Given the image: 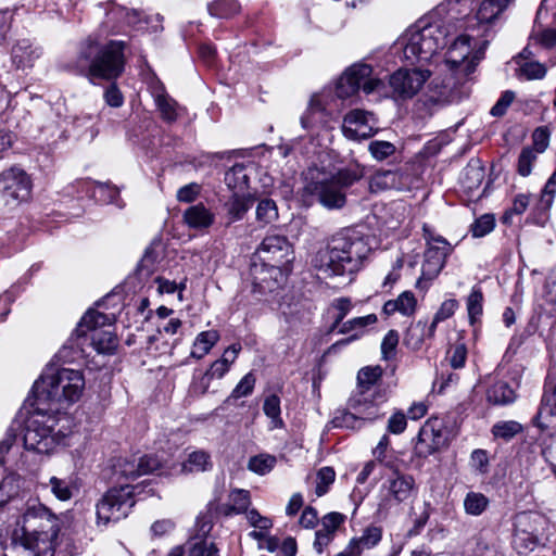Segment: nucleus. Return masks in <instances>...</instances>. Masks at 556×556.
<instances>
[{"label": "nucleus", "mask_w": 556, "mask_h": 556, "mask_svg": "<svg viewBox=\"0 0 556 556\" xmlns=\"http://www.w3.org/2000/svg\"><path fill=\"white\" fill-rule=\"evenodd\" d=\"M84 389L85 378L81 371L47 366L35 381L33 397L28 400L30 413L25 443L34 447L38 435L50 437L54 432L65 435L72 424L66 409L80 399Z\"/></svg>", "instance_id": "f257e3e1"}, {"label": "nucleus", "mask_w": 556, "mask_h": 556, "mask_svg": "<svg viewBox=\"0 0 556 556\" xmlns=\"http://www.w3.org/2000/svg\"><path fill=\"white\" fill-rule=\"evenodd\" d=\"M513 0H481L473 14L463 21L464 34L450 46L445 62L452 72L454 85H463L470 79L478 64L494 38V26Z\"/></svg>", "instance_id": "f03ea898"}, {"label": "nucleus", "mask_w": 556, "mask_h": 556, "mask_svg": "<svg viewBox=\"0 0 556 556\" xmlns=\"http://www.w3.org/2000/svg\"><path fill=\"white\" fill-rule=\"evenodd\" d=\"M370 251L367 237L355 229H344L314 254L312 266L326 278L348 276L351 281Z\"/></svg>", "instance_id": "7ed1b4c3"}, {"label": "nucleus", "mask_w": 556, "mask_h": 556, "mask_svg": "<svg viewBox=\"0 0 556 556\" xmlns=\"http://www.w3.org/2000/svg\"><path fill=\"white\" fill-rule=\"evenodd\" d=\"M62 519L43 504L27 506L15 522L13 540L23 556H54Z\"/></svg>", "instance_id": "20e7f679"}, {"label": "nucleus", "mask_w": 556, "mask_h": 556, "mask_svg": "<svg viewBox=\"0 0 556 556\" xmlns=\"http://www.w3.org/2000/svg\"><path fill=\"white\" fill-rule=\"evenodd\" d=\"M125 454L113 464V475L119 479H136L157 472L160 476H178L205 471L212 467L208 454Z\"/></svg>", "instance_id": "39448f33"}, {"label": "nucleus", "mask_w": 556, "mask_h": 556, "mask_svg": "<svg viewBox=\"0 0 556 556\" xmlns=\"http://www.w3.org/2000/svg\"><path fill=\"white\" fill-rule=\"evenodd\" d=\"M124 49V41H104L98 36H89L79 45L75 67L92 84L97 79L115 80L125 70Z\"/></svg>", "instance_id": "423d86ee"}, {"label": "nucleus", "mask_w": 556, "mask_h": 556, "mask_svg": "<svg viewBox=\"0 0 556 556\" xmlns=\"http://www.w3.org/2000/svg\"><path fill=\"white\" fill-rule=\"evenodd\" d=\"M447 30L443 22L424 16L408 27L396 45L409 62L429 61L446 45Z\"/></svg>", "instance_id": "0eeeda50"}, {"label": "nucleus", "mask_w": 556, "mask_h": 556, "mask_svg": "<svg viewBox=\"0 0 556 556\" xmlns=\"http://www.w3.org/2000/svg\"><path fill=\"white\" fill-rule=\"evenodd\" d=\"M362 176L363 172L357 166L340 169L330 176L318 169H309L303 191L305 194L316 197L326 208L338 210L345 205V190Z\"/></svg>", "instance_id": "6e6552de"}, {"label": "nucleus", "mask_w": 556, "mask_h": 556, "mask_svg": "<svg viewBox=\"0 0 556 556\" xmlns=\"http://www.w3.org/2000/svg\"><path fill=\"white\" fill-rule=\"evenodd\" d=\"M260 257L268 264L252 269L253 283L261 292L273 291L277 277L282 275L281 268L293 260V250L285 236H266L256 250Z\"/></svg>", "instance_id": "1a4fd4ad"}, {"label": "nucleus", "mask_w": 556, "mask_h": 556, "mask_svg": "<svg viewBox=\"0 0 556 556\" xmlns=\"http://www.w3.org/2000/svg\"><path fill=\"white\" fill-rule=\"evenodd\" d=\"M113 318L94 309H89L76 328L77 345L81 351L87 341L100 354H111L117 346V337L111 330Z\"/></svg>", "instance_id": "9d476101"}, {"label": "nucleus", "mask_w": 556, "mask_h": 556, "mask_svg": "<svg viewBox=\"0 0 556 556\" xmlns=\"http://www.w3.org/2000/svg\"><path fill=\"white\" fill-rule=\"evenodd\" d=\"M426 240L421 275L416 281L417 289H428L430 282L435 279L444 268L446 258L453 252V245L442 236L433 233L428 225L422 227Z\"/></svg>", "instance_id": "9b49d317"}, {"label": "nucleus", "mask_w": 556, "mask_h": 556, "mask_svg": "<svg viewBox=\"0 0 556 556\" xmlns=\"http://www.w3.org/2000/svg\"><path fill=\"white\" fill-rule=\"evenodd\" d=\"M547 519L534 511H521L514 518L513 547L520 555L534 551L542 544Z\"/></svg>", "instance_id": "f8f14e48"}, {"label": "nucleus", "mask_w": 556, "mask_h": 556, "mask_svg": "<svg viewBox=\"0 0 556 556\" xmlns=\"http://www.w3.org/2000/svg\"><path fill=\"white\" fill-rule=\"evenodd\" d=\"M135 503L134 486L125 484L110 489L96 505L97 526L105 528L126 518Z\"/></svg>", "instance_id": "ddd939ff"}, {"label": "nucleus", "mask_w": 556, "mask_h": 556, "mask_svg": "<svg viewBox=\"0 0 556 556\" xmlns=\"http://www.w3.org/2000/svg\"><path fill=\"white\" fill-rule=\"evenodd\" d=\"M383 86L382 79L374 75L370 65L358 62L349 66L339 77L336 96L343 100L355 96L361 89L369 94L379 91Z\"/></svg>", "instance_id": "4468645a"}, {"label": "nucleus", "mask_w": 556, "mask_h": 556, "mask_svg": "<svg viewBox=\"0 0 556 556\" xmlns=\"http://www.w3.org/2000/svg\"><path fill=\"white\" fill-rule=\"evenodd\" d=\"M31 188L30 177L20 167L13 166L0 174V197L5 205L17 206L28 201Z\"/></svg>", "instance_id": "2eb2a0df"}, {"label": "nucleus", "mask_w": 556, "mask_h": 556, "mask_svg": "<svg viewBox=\"0 0 556 556\" xmlns=\"http://www.w3.org/2000/svg\"><path fill=\"white\" fill-rule=\"evenodd\" d=\"M427 68H399L389 78V86L395 99L406 100L415 97L430 78Z\"/></svg>", "instance_id": "dca6fc26"}, {"label": "nucleus", "mask_w": 556, "mask_h": 556, "mask_svg": "<svg viewBox=\"0 0 556 556\" xmlns=\"http://www.w3.org/2000/svg\"><path fill=\"white\" fill-rule=\"evenodd\" d=\"M25 410H21L16 418L12 421L8 428L4 438L0 441V452H9L11 450H20L21 447L25 452H43L39 446L49 437H37L34 447L27 446L24 439L28 433L27 419L30 413L29 407H25ZM45 452H48L47 444L45 443Z\"/></svg>", "instance_id": "f3484780"}, {"label": "nucleus", "mask_w": 556, "mask_h": 556, "mask_svg": "<svg viewBox=\"0 0 556 556\" xmlns=\"http://www.w3.org/2000/svg\"><path fill=\"white\" fill-rule=\"evenodd\" d=\"M387 400L386 390L355 391L348 401V407L355 410L363 421H372L384 414L382 406Z\"/></svg>", "instance_id": "a211bd4d"}, {"label": "nucleus", "mask_w": 556, "mask_h": 556, "mask_svg": "<svg viewBox=\"0 0 556 556\" xmlns=\"http://www.w3.org/2000/svg\"><path fill=\"white\" fill-rule=\"evenodd\" d=\"M377 130V122L372 113L355 109L343 119L342 131L350 140H362L371 137Z\"/></svg>", "instance_id": "6ab92c4d"}, {"label": "nucleus", "mask_w": 556, "mask_h": 556, "mask_svg": "<svg viewBox=\"0 0 556 556\" xmlns=\"http://www.w3.org/2000/svg\"><path fill=\"white\" fill-rule=\"evenodd\" d=\"M336 99L330 89H324L312 96L306 112L301 116V125L304 129L312 128L317 123H325V116L337 108Z\"/></svg>", "instance_id": "aec40b11"}, {"label": "nucleus", "mask_w": 556, "mask_h": 556, "mask_svg": "<svg viewBox=\"0 0 556 556\" xmlns=\"http://www.w3.org/2000/svg\"><path fill=\"white\" fill-rule=\"evenodd\" d=\"M397 475L396 478L390 479L386 497L387 502H394L396 504L404 503L413 497L416 493L415 480L412 476L399 475V469H394Z\"/></svg>", "instance_id": "412c9836"}, {"label": "nucleus", "mask_w": 556, "mask_h": 556, "mask_svg": "<svg viewBox=\"0 0 556 556\" xmlns=\"http://www.w3.org/2000/svg\"><path fill=\"white\" fill-rule=\"evenodd\" d=\"M378 318L376 314H369L362 317H355L352 318L345 323H343L338 332L342 334H346L350 332H353L350 337L339 340L332 345V349L345 346L350 344L353 341L358 340L364 333L365 329L368 326L375 325L377 323Z\"/></svg>", "instance_id": "4be33fe9"}, {"label": "nucleus", "mask_w": 556, "mask_h": 556, "mask_svg": "<svg viewBox=\"0 0 556 556\" xmlns=\"http://www.w3.org/2000/svg\"><path fill=\"white\" fill-rule=\"evenodd\" d=\"M41 51L29 39L17 40L11 49V60L17 70L33 67Z\"/></svg>", "instance_id": "5701e85b"}, {"label": "nucleus", "mask_w": 556, "mask_h": 556, "mask_svg": "<svg viewBox=\"0 0 556 556\" xmlns=\"http://www.w3.org/2000/svg\"><path fill=\"white\" fill-rule=\"evenodd\" d=\"M419 443L425 444L428 452H438L445 446L446 435L442 430V422L438 419H429L418 433Z\"/></svg>", "instance_id": "b1692460"}, {"label": "nucleus", "mask_w": 556, "mask_h": 556, "mask_svg": "<svg viewBox=\"0 0 556 556\" xmlns=\"http://www.w3.org/2000/svg\"><path fill=\"white\" fill-rule=\"evenodd\" d=\"M556 416V383L548 381L545 383L541 405L536 415L533 417V425L543 430L548 427L547 420Z\"/></svg>", "instance_id": "393cba45"}, {"label": "nucleus", "mask_w": 556, "mask_h": 556, "mask_svg": "<svg viewBox=\"0 0 556 556\" xmlns=\"http://www.w3.org/2000/svg\"><path fill=\"white\" fill-rule=\"evenodd\" d=\"M231 365L232 359H228L227 357H220L219 359L213 362L205 374L199 379V381L193 383V392L199 395L205 394L210 388L211 380L215 378H223L229 371Z\"/></svg>", "instance_id": "a878e982"}, {"label": "nucleus", "mask_w": 556, "mask_h": 556, "mask_svg": "<svg viewBox=\"0 0 556 556\" xmlns=\"http://www.w3.org/2000/svg\"><path fill=\"white\" fill-rule=\"evenodd\" d=\"M184 222L191 229L202 230L214 224L215 215L203 203H198L184 212Z\"/></svg>", "instance_id": "bb28decb"}, {"label": "nucleus", "mask_w": 556, "mask_h": 556, "mask_svg": "<svg viewBox=\"0 0 556 556\" xmlns=\"http://www.w3.org/2000/svg\"><path fill=\"white\" fill-rule=\"evenodd\" d=\"M526 53H530L528 48L523 49V51L515 58V62L518 64L516 77L525 80L544 78L547 72L546 66L538 61L526 60Z\"/></svg>", "instance_id": "cd10ccee"}, {"label": "nucleus", "mask_w": 556, "mask_h": 556, "mask_svg": "<svg viewBox=\"0 0 556 556\" xmlns=\"http://www.w3.org/2000/svg\"><path fill=\"white\" fill-rule=\"evenodd\" d=\"M382 309L387 315L400 313L403 316L410 317L416 313L417 299L412 291H404L396 299L387 301Z\"/></svg>", "instance_id": "c85d7f7f"}, {"label": "nucleus", "mask_w": 556, "mask_h": 556, "mask_svg": "<svg viewBox=\"0 0 556 556\" xmlns=\"http://www.w3.org/2000/svg\"><path fill=\"white\" fill-rule=\"evenodd\" d=\"M253 204L250 195L233 193L224 204L228 223L241 220Z\"/></svg>", "instance_id": "c756f323"}, {"label": "nucleus", "mask_w": 556, "mask_h": 556, "mask_svg": "<svg viewBox=\"0 0 556 556\" xmlns=\"http://www.w3.org/2000/svg\"><path fill=\"white\" fill-rule=\"evenodd\" d=\"M370 192L377 193L401 187V175L395 170H379L369 179Z\"/></svg>", "instance_id": "7c9ffc66"}, {"label": "nucleus", "mask_w": 556, "mask_h": 556, "mask_svg": "<svg viewBox=\"0 0 556 556\" xmlns=\"http://www.w3.org/2000/svg\"><path fill=\"white\" fill-rule=\"evenodd\" d=\"M251 504L250 492L243 489H235L229 494V502L220 506L219 511L225 516L245 513Z\"/></svg>", "instance_id": "2f4dec72"}, {"label": "nucleus", "mask_w": 556, "mask_h": 556, "mask_svg": "<svg viewBox=\"0 0 556 556\" xmlns=\"http://www.w3.org/2000/svg\"><path fill=\"white\" fill-rule=\"evenodd\" d=\"M483 179V168L477 164H468L464 168L459 181L464 192L469 195H473L475 192L479 191Z\"/></svg>", "instance_id": "473e14b6"}, {"label": "nucleus", "mask_w": 556, "mask_h": 556, "mask_svg": "<svg viewBox=\"0 0 556 556\" xmlns=\"http://www.w3.org/2000/svg\"><path fill=\"white\" fill-rule=\"evenodd\" d=\"M428 324L426 320L419 319L416 323L410 324L407 328L404 337L405 345L414 351L421 349L427 339H432L428 334Z\"/></svg>", "instance_id": "72a5a7b5"}, {"label": "nucleus", "mask_w": 556, "mask_h": 556, "mask_svg": "<svg viewBox=\"0 0 556 556\" xmlns=\"http://www.w3.org/2000/svg\"><path fill=\"white\" fill-rule=\"evenodd\" d=\"M486 400L493 405H507L516 400L515 390L505 381H496L486 391Z\"/></svg>", "instance_id": "f704fd0d"}, {"label": "nucleus", "mask_w": 556, "mask_h": 556, "mask_svg": "<svg viewBox=\"0 0 556 556\" xmlns=\"http://www.w3.org/2000/svg\"><path fill=\"white\" fill-rule=\"evenodd\" d=\"M219 332L214 329L200 332L194 339L191 356L197 359L203 358L219 341Z\"/></svg>", "instance_id": "c9c22d12"}, {"label": "nucleus", "mask_w": 556, "mask_h": 556, "mask_svg": "<svg viewBox=\"0 0 556 556\" xmlns=\"http://www.w3.org/2000/svg\"><path fill=\"white\" fill-rule=\"evenodd\" d=\"M383 369L379 365L361 368L357 372L356 391L367 390L371 392L374 390H381L380 388H376V384L381 379Z\"/></svg>", "instance_id": "e433bc0d"}, {"label": "nucleus", "mask_w": 556, "mask_h": 556, "mask_svg": "<svg viewBox=\"0 0 556 556\" xmlns=\"http://www.w3.org/2000/svg\"><path fill=\"white\" fill-rule=\"evenodd\" d=\"M363 419L355 412L348 408L334 410L330 425L332 428L358 429L363 425Z\"/></svg>", "instance_id": "4c0bfd02"}, {"label": "nucleus", "mask_w": 556, "mask_h": 556, "mask_svg": "<svg viewBox=\"0 0 556 556\" xmlns=\"http://www.w3.org/2000/svg\"><path fill=\"white\" fill-rule=\"evenodd\" d=\"M167 556H186L182 546L178 545L173 547ZM187 556H218V549L214 543H207L206 541H200L192 544L188 548Z\"/></svg>", "instance_id": "58836bf2"}, {"label": "nucleus", "mask_w": 556, "mask_h": 556, "mask_svg": "<svg viewBox=\"0 0 556 556\" xmlns=\"http://www.w3.org/2000/svg\"><path fill=\"white\" fill-rule=\"evenodd\" d=\"M464 510L469 516H481L489 507L490 500L480 492L470 491L464 498Z\"/></svg>", "instance_id": "ea45409f"}, {"label": "nucleus", "mask_w": 556, "mask_h": 556, "mask_svg": "<svg viewBox=\"0 0 556 556\" xmlns=\"http://www.w3.org/2000/svg\"><path fill=\"white\" fill-rule=\"evenodd\" d=\"M523 430V426L516 420H501L492 426L491 432L495 439L508 442Z\"/></svg>", "instance_id": "a19ab883"}, {"label": "nucleus", "mask_w": 556, "mask_h": 556, "mask_svg": "<svg viewBox=\"0 0 556 556\" xmlns=\"http://www.w3.org/2000/svg\"><path fill=\"white\" fill-rule=\"evenodd\" d=\"M469 323L473 325L483 312V292L480 287L473 286L466 300Z\"/></svg>", "instance_id": "79ce46f5"}, {"label": "nucleus", "mask_w": 556, "mask_h": 556, "mask_svg": "<svg viewBox=\"0 0 556 556\" xmlns=\"http://www.w3.org/2000/svg\"><path fill=\"white\" fill-rule=\"evenodd\" d=\"M458 308V302L455 299H448L441 303L439 309L435 312L433 319L428 328V334L434 337L437 327L440 323L451 318Z\"/></svg>", "instance_id": "37998d69"}, {"label": "nucleus", "mask_w": 556, "mask_h": 556, "mask_svg": "<svg viewBox=\"0 0 556 556\" xmlns=\"http://www.w3.org/2000/svg\"><path fill=\"white\" fill-rule=\"evenodd\" d=\"M256 220L266 226L278 219V208L274 200L263 199L256 206Z\"/></svg>", "instance_id": "c03bdc74"}, {"label": "nucleus", "mask_w": 556, "mask_h": 556, "mask_svg": "<svg viewBox=\"0 0 556 556\" xmlns=\"http://www.w3.org/2000/svg\"><path fill=\"white\" fill-rule=\"evenodd\" d=\"M207 9L212 16L228 18L240 11V5L236 0H216Z\"/></svg>", "instance_id": "a18cd8bd"}, {"label": "nucleus", "mask_w": 556, "mask_h": 556, "mask_svg": "<svg viewBox=\"0 0 556 556\" xmlns=\"http://www.w3.org/2000/svg\"><path fill=\"white\" fill-rule=\"evenodd\" d=\"M276 464V457L271 454H255L248 463V468L257 473L265 475L269 472Z\"/></svg>", "instance_id": "49530a36"}, {"label": "nucleus", "mask_w": 556, "mask_h": 556, "mask_svg": "<svg viewBox=\"0 0 556 556\" xmlns=\"http://www.w3.org/2000/svg\"><path fill=\"white\" fill-rule=\"evenodd\" d=\"M381 540V530L378 527L367 528L362 536L357 539H353L351 543H355L357 549H359V555L364 549H369L377 545Z\"/></svg>", "instance_id": "de8ad7c7"}, {"label": "nucleus", "mask_w": 556, "mask_h": 556, "mask_svg": "<svg viewBox=\"0 0 556 556\" xmlns=\"http://www.w3.org/2000/svg\"><path fill=\"white\" fill-rule=\"evenodd\" d=\"M155 102L164 121L173 123L177 119V103L174 99L167 94H159Z\"/></svg>", "instance_id": "09e8293b"}, {"label": "nucleus", "mask_w": 556, "mask_h": 556, "mask_svg": "<svg viewBox=\"0 0 556 556\" xmlns=\"http://www.w3.org/2000/svg\"><path fill=\"white\" fill-rule=\"evenodd\" d=\"M336 471L332 467L326 466L320 468L316 475L315 493L317 496L325 495L329 486L334 482Z\"/></svg>", "instance_id": "8fccbe9b"}, {"label": "nucleus", "mask_w": 556, "mask_h": 556, "mask_svg": "<svg viewBox=\"0 0 556 556\" xmlns=\"http://www.w3.org/2000/svg\"><path fill=\"white\" fill-rule=\"evenodd\" d=\"M331 309H333V323L331 325V330L339 329L340 326L343 324L344 317L350 313L352 309V302L349 298H339L336 299L331 303Z\"/></svg>", "instance_id": "3c124183"}, {"label": "nucleus", "mask_w": 556, "mask_h": 556, "mask_svg": "<svg viewBox=\"0 0 556 556\" xmlns=\"http://www.w3.org/2000/svg\"><path fill=\"white\" fill-rule=\"evenodd\" d=\"M86 185L92 189V197L97 198L99 193V200L103 202H113L115 198L118 195V190L116 187L111 186L105 182L98 181H86Z\"/></svg>", "instance_id": "603ef678"}, {"label": "nucleus", "mask_w": 556, "mask_h": 556, "mask_svg": "<svg viewBox=\"0 0 556 556\" xmlns=\"http://www.w3.org/2000/svg\"><path fill=\"white\" fill-rule=\"evenodd\" d=\"M50 486L52 494L60 501H68L73 496V484L70 480L56 477L50 478Z\"/></svg>", "instance_id": "864d4df0"}, {"label": "nucleus", "mask_w": 556, "mask_h": 556, "mask_svg": "<svg viewBox=\"0 0 556 556\" xmlns=\"http://www.w3.org/2000/svg\"><path fill=\"white\" fill-rule=\"evenodd\" d=\"M255 382L256 379L254 375L252 372H248L235 387L231 394L228 396L227 402L250 395L254 390Z\"/></svg>", "instance_id": "5fc2aeb1"}, {"label": "nucleus", "mask_w": 556, "mask_h": 556, "mask_svg": "<svg viewBox=\"0 0 556 556\" xmlns=\"http://www.w3.org/2000/svg\"><path fill=\"white\" fill-rule=\"evenodd\" d=\"M556 194V177L555 172L547 180L542 194L538 201V210L541 212L548 211L553 204L554 197Z\"/></svg>", "instance_id": "6e6d98bb"}, {"label": "nucleus", "mask_w": 556, "mask_h": 556, "mask_svg": "<svg viewBox=\"0 0 556 556\" xmlns=\"http://www.w3.org/2000/svg\"><path fill=\"white\" fill-rule=\"evenodd\" d=\"M368 151L377 161H383L395 152V146L389 141L374 140L368 144Z\"/></svg>", "instance_id": "4d7b16f0"}, {"label": "nucleus", "mask_w": 556, "mask_h": 556, "mask_svg": "<svg viewBox=\"0 0 556 556\" xmlns=\"http://www.w3.org/2000/svg\"><path fill=\"white\" fill-rule=\"evenodd\" d=\"M399 332L396 330H389L381 342V357L384 361L392 359L396 354L399 344Z\"/></svg>", "instance_id": "13d9d810"}, {"label": "nucleus", "mask_w": 556, "mask_h": 556, "mask_svg": "<svg viewBox=\"0 0 556 556\" xmlns=\"http://www.w3.org/2000/svg\"><path fill=\"white\" fill-rule=\"evenodd\" d=\"M494 217L490 214H484L475 220L470 227V231L475 238H481L490 233L494 229Z\"/></svg>", "instance_id": "bf43d9fd"}, {"label": "nucleus", "mask_w": 556, "mask_h": 556, "mask_svg": "<svg viewBox=\"0 0 556 556\" xmlns=\"http://www.w3.org/2000/svg\"><path fill=\"white\" fill-rule=\"evenodd\" d=\"M345 521V516L341 513L331 511L326 514L320 520V530L336 535L337 530Z\"/></svg>", "instance_id": "052dcab7"}, {"label": "nucleus", "mask_w": 556, "mask_h": 556, "mask_svg": "<svg viewBox=\"0 0 556 556\" xmlns=\"http://www.w3.org/2000/svg\"><path fill=\"white\" fill-rule=\"evenodd\" d=\"M18 493V484L13 476L4 477L0 482V507Z\"/></svg>", "instance_id": "680f3d73"}, {"label": "nucleus", "mask_w": 556, "mask_h": 556, "mask_svg": "<svg viewBox=\"0 0 556 556\" xmlns=\"http://www.w3.org/2000/svg\"><path fill=\"white\" fill-rule=\"evenodd\" d=\"M448 362L454 369L463 368L467 359V348L463 342H456L447 352Z\"/></svg>", "instance_id": "e2e57ef3"}, {"label": "nucleus", "mask_w": 556, "mask_h": 556, "mask_svg": "<svg viewBox=\"0 0 556 556\" xmlns=\"http://www.w3.org/2000/svg\"><path fill=\"white\" fill-rule=\"evenodd\" d=\"M535 159L536 154L531 148L522 149L518 157V173L525 177L530 175Z\"/></svg>", "instance_id": "0e129e2a"}, {"label": "nucleus", "mask_w": 556, "mask_h": 556, "mask_svg": "<svg viewBox=\"0 0 556 556\" xmlns=\"http://www.w3.org/2000/svg\"><path fill=\"white\" fill-rule=\"evenodd\" d=\"M514 100H515L514 91L507 90V91L503 92L501 98L497 100V102L491 109V114L493 116H503Z\"/></svg>", "instance_id": "69168bd1"}, {"label": "nucleus", "mask_w": 556, "mask_h": 556, "mask_svg": "<svg viewBox=\"0 0 556 556\" xmlns=\"http://www.w3.org/2000/svg\"><path fill=\"white\" fill-rule=\"evenodd\" d=\"M406 426V416L401 410L393 413L388 420V430L395 434L402 433Z\"/></svg>", "instance_id": "338daca9"}, {"label": "nucleus", "mask_w": 556, "mask_h": 556, "mask_svg": "<svg viewBox=\"0 0 556 556\" xmlns=\"http://www.w3.org/2000/svg\"><path fill=\"white\" fill-rule=\"evenodd\" d=\"M104 100L112 108H119L124 103V96L116 84H111L104 92Z\"/></svg>", "instance_id": "774afa93"}]
</instances>
